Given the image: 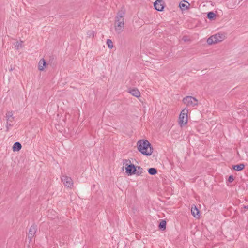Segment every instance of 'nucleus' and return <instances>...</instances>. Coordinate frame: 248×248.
<instances>
[{
	"label": "nucleus",
	"mask_w": 248,
	"mask_h": 248,
	"mask_svg": "<svg viewBox=\"0 0 248 248\" xmlns=\"http://www.w3.org/2000/svg\"><path fill=\"white\" fill-rule=\"evenodd\" d=\"M137 148L142 154L149 156L153 152V148L151 143L146 140H140L137 142Z\"/></svg>",
	"instance_id": "1"
},
{
	"label": "nucleus",
	"mask_w": 248,
	"mask_h": 248,
	"mask_svg": "<svg viewBox=\"0 0 248 248\" xmlns=\"http://www.w3.org/2000/svg\"><path fill=\"white\" fill-rule=\"evenodd\" d=\"M125 15V10L124 9H122L120 10L117 15L115 17V21L114 24L115 30L117 33H121L124 29V16Z\"/></svg>",
	"instance_id": "2"
},
{
	"label": "nucleus",
	"mask_w": 248,
	"mask_h": 248,
	"mask_svg": "<svg viewBox=\"0 0 248 248\" xmlns=\"http://www.w3.org/2000/svg\"><path fill=\"white\" fill-rule=\"evenodd\" d=\"M188 113V109L187 108H184L180 112L179 116L178 124L181 127L187 123Z\"/></svg>",
	"instance_id": "3"
},
{
	"label": "nucleus",
	"mask_w": 248,
	"mask_h": 248,
	"mask_svg": "<svg viewBox=\"0 0 248 248\" xmlns=\"http://www.w3.org/2000/svg\"><path fill=\"white\" fill-rule=\"evenodd\" d=\"M225 38V36L222 33H217L210 37L207 40L208 45L217 44L218 42L223 41Z\"/></svg>",
	"instance_id": "4"
},
{
	"label": "nucleus",
	"mask_w": 248,
	"mask_h": 248,
	"mask_svg": "<svg viewBox=\"0 0 248 248\" xmlns=\"http://www.w3.org/2000/svg\"><path fill=\"white\" fill-rule=\"evenodd\" d=\"M131 163V161L129 160L125 159L124 160V165H125L126 173L128 175H132L134 174L136 171V166L134 164H128Z\"/></svg>",
	"instance_id": "5"
},
{
	"label": "nucleus",
	"mask_w": 248,
	"mask_h": 248,
	"mask_svg": "<svg viewBox=\"0 0 248 248\" xmlns=\"http://www.w3.org/2000/svg\"><path fill=\"white\" fill-rule=\"evenodd\" d=\"M183 103L187 106L194 107L197 105L198 101L195 97L191 96H187L183 99Z\"/></svg>",
	"instance_id": "6"
},
{
	"label": "nucleus",
	"mask_w": 248,
	"mask_h": 248,
	"mask_svg": "<svg viewBox=\"0 0 248 248\" xmlns=\"http://www.w3.org/2000/svg\"><path fill=\"white\" fill-rule=\"evenodd\" d=\"M5 118L7 121V131H8L9 129V127L12 126L14 122V117H13V114L12 112H7L6 114Z\"/></svg>",
	"instance_id": "7"
},
{
	"label": "nucleus",
	"mask_w": 248,
	"mask_h": 248,
	"mask_svg": "<svg viewBox=\"0 0 248 248\" xmlns=\"http://www.w3.org/2000/svg\"><path fill=\"white\" fill-rule=\"evenodd\" d=\"M61 180L65 186L69 188H72L73 187V182L71 177L66 175H62L61 177Z\"/></svg>",
	"instance_id": "8"
},
{
	"label": "nucleus",
	"mask_w": 248,
	"mask_h": 248,
	"mask_svg": "<svg viewBox=\"0 0 248 248\" xmlns=\"http://www.w3.org/2000/svg\"><path fill=\"white\" fill-rule=\"evenodd\" d=\"M37 231V226L36 225H32L29 230L28 237L30 241H31L32 238L34 236Z\"/></svg>",
	"instance_id": "9"
},
{
	"label": "nucleus",
	"mask_w": 248,
	"mask_h": 248,
	"mask_svg": "<svg viewBox=\"0 0 248 248\" xmlns=\"http://www.w3.org/2000/svg\"><path fill=\"white\" fill-rule=\"evenodd\" d=\"M128 93L137 98H139L141 95L140 91L136 88L129 89L128 91Z\"/></svg>",
	"instance_id": "10"
},
{
	"label": "nucleus",
	"mask_w": 248,
	"mask_h": 248,
	"mask_svg": "<svg viewBox=\"0 0 248 248\" xmlns=\"http://www.w3.org/2000/svg\"><path fill=\"white\" fill-rule=\"evenodd\" d=\"M155 8L158 11H162L164 9L163 1L161 0H157L154 3Z\"/></svg>",
	"instance_id": "11"
},
{
	"label": "nucleus",
	"mask_w": 248,
	"mask_h": 248,
	"mask_svg": "<svg viewBox=\"0 0 248 248\" xmlns=\"http://www.w3.org/2000/svg\"><path fill=\"white\" fill-rule=\"evenodd\" d=\"M191 212L192 215L195 217H199L200 215H199V210L198 209V208L196 207V206L194 205H192L191 207Z\"/></svg>",
	"instance_id": "12"
},
{
	"label": "nucleus",
	"mask_w": 248,
	"mask_h": 248,
	"mask_svg": "<svg viewBox=\"0 0 248 248\" xmlns=\"http://www.w3.org/2000/svg\"><path fill=\"white\" fill-rule=\"evenodd\" d=\"M46 64V62L45 60L44 59H41L38 63V69L40 71H43L44 69Z\"/></svg>",
	"instance_id": "13"
},
{
	"label": "nucleus",
	"mask_w": 248,
	"mask_h": 248,
	"mask_svg": "<svg viewBox=\"0 0 248 248\" xmlns=\"http://www.w3.org/2000/svg\"><path fill=\"white\" fill-rule=\"evenodd\" d=\"M22 148V145L20 143L16 142L15 143L12 147L13 151H19Z\"/></svg>",
	"instance_id": "14"
},
{
	"label": "nucleus",
	"mask_w": 248,
	"mask_h": 248,
	"mask_svg": "<svg viewBox=\"0 0 248 248\" xmlns=\"http://www.w3.org/2000/svg\"><path fill=\"white\" fill-rule=\"evenodd\" d=\"M189 5V4L186 1H183V2H181L179 4V7L182 10L187 9Z\"/></svg>",
	"instance_id": "15"
},
{
	"label": "nucleus",
	"mask_w": 248,
	"mask_h": 248,
	"mask_svg": "<svg viewBox=\"0 0 248 248\" xmlns=\"http://www.w3.org/2000/svg\"><path fill=\"white\" fill-rule=\"evenodd\" d=\"M143 173V169L140 166L136 167V171L134 172V174L137 176H140Z\"/></svg>",
	"instance_id": "16"
},
{
	"label": "nucleus",
	"mask_w": 248,
	"mask_h": 248,
	"mask_svg": "<svg viewBox=\"0 0 248 248\" xmlns=\"http://www.w3.org/2000/svg\"><path fill=\"white\" fill-rule=\"evenodd\" d=\"M245 168V165L243 164H240L236 165L233 166V169L237 171H240L243 170Z\"/></svg>",
	"instance_id": "17"
},
{
	"label": "nucleus",
	"mask_w": 248,
	"mask_h": 248,
	"mask_svg": "<svg viewBox=\"0 0 248 248\" xmlns=\"http://www.w3.org/2000/svg\"><path fill=\"white\" fill-rule=\"evenodd\" d=\"M148 173L151 175H155L157 173V170L154 168H151L148 169Z\"/></svg>",
	"instance_id": "18"
},
{
	"label": "nucleus",
	"mask_w": 248,
	"mask_h": 248,
	"mask_svg": "<svg viewBox=\"0 0 248 248\" xmlns=\"http://www.w3.org/2000/svg\"><path fill=\"white\" fill-rule=\"evenodd\" d=\"M216 14L213 12H210L207 14V17L209 19H213L216 17Z\"/></svg>",
	"instance_id": "19"
},
{
	"label": "nucleus",
	"mask_w": 248,
	"mask_h": 248,
	"mask_svg": "<svg viewBox=\"0 0 248 248\" xmlns=\"http://www.w3.org/2000/svg\"><path fill=\"white\" fill-rule=\"evenodd\" d=\"M166 222L164 220H162L159 225V227L160 229L164 230L166 228Z\"/></svg>",
	"instance_id": "20"
},
{
	"label": "nucleus",
	"mask_w": 248,
	"mask_h": 248,
	"mask_svg": "<svg viewBox=\"0 0 248 248\" xmlns=\"http://www.w3.org/2000/svg\"><path fill=\"white\" fill-rule=\"evenodd\" d=\"M107 45L108 46V47L109 48L111 49V48H113V42L111 41V40L109 39H107Z\"/></svg>",
	"instance_id": "21"
},
{
	"label": "nucleus",
	"mask_w": 248,
	"mask_h": 248,
	"mask_svg": "<svg viewBox=\"0 0 248 248\" xmlns=\"http://www.w3.org/2000/svg\"><path fill=\"white\" fill-rule=\"evenodd\" d=\"M22 43H23V41H21L20 42H17L16 43V45L15 46V49L18 50L20 48H22L23 46Z\"/></svg>",
	"instance_id": "22"
},
{
	"label": "nucleus",
	"mask_w": 248,
	"mask_h": 248,
	"mask_svg": "<svg viewBox=\"0 0 248 248\" xmlns=\"http://www.w3.org/2000/svg\"><path fill=\"white\" fill-rule=\"evenodd\" d=\"M87 34L89 37H93L94 36V32L92 31H88Z\"/></svg>",
	"instance_id": "23"
},
{
	"label": "nucleus",
	"mask_w": 248,
	"mask_h": 248,
	"mask_svg": "<svg viewBox=\"0 0 248 248\" xmlns=\"http://www.w3.org/2000/svg\"><path fill=\"white\" fill-rule=\"evenodd\" d=\"M234 180V178H233V176L232 175H231L228 178V181L230 183L233 182V181Z\"/></svg>",
	"instance_id": "24"
},
{
	"label": "nucleus",
	"mask_w": 248,
	"mask_h": 248,
	"mask_svg": "<svg viewBox=\"0 0 248 248\" xmlns=\"http://www.w3.org/2000/svg\"><path fill=\"white\" fill-rule=\"evenodd\" d=\"M183 40L184 41H186L187 40L186 38V37L185 36H184L183 38Z\"/></svg>",
	"instance_id": "25"
}]
</instances>
